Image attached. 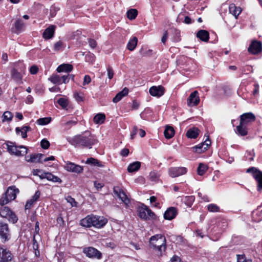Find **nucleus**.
Wrapping results in <instances>:
<instances>
[{
    "mask_svg": "<svg viewBox=\"0 0 262 262\" xmlns=\"http://www.w3.org/2000/svg\"><path fill=\"white\" fill-rule=\"evenodd\" d=\"M67 201L69 203L72 207H76L77 203L75 201V199L71 196H68L66 198Z\"/></svg>",
    "mask_w": 262,
    "mask_h": 262,
    "instance_id": "obj_51",
    "label": "nucleus"
},
{
    "mask_svg": "<svg viewBox=\"0 0 262 262\" xmlns=\"http://www.w3.org/2000/svg\"><path fill=\"white\" fill-rule=\"evenodd\" d=\"M65 43L63 41L59 40L54 43L53 50L55 52L62 51L65 49Z\"/></svg>",
    "mask_w": 262,
    "mask_h": 262,
    "instance_id": "obj_35",
    "label": "nucleus"
},
{
    "mask_svg": "<svg viewBox=\"0 0 262 262\" xmlns=\"http://www.w3.org/2000/svg\"><path fill=\"white\" fill-rule=\"evenodd\" d=\"M35 203V202L32 200L31 199L28 200L26 204L25 205V209L27 210L31 208Z\"/></svg>",
    "mask_w": 262,
    "mask_h": 262,
    "instance_id": "obj_54",
    "label": "nucleus"
},
{
    "mask_svg": "<svg viewBox=\"0 0 262 262\" xmlns=\"http://www.w3.org/2000/svg\"><path fill=\"white\" fill-rule=\"evenodd\" d=\"M11 238V231L8 224L0 222V239L2 243H5Z\"/></svg>",
    "mask_w": 262,
    "mask_h": 262,
    "instance_id": "obj_5",
    "label": "nucleus"
},
{
    "mask_svg": "<svg viewBox=\"0 0 262 262\" xmlns=\"http://www.w3.org/2000/svg\"><path fill=\"white\" fill-rule=\"evenodd\" d=\"M64 168L68 171L76 173H80L83 172V168L82 166L76 164L71 162H68L64 166Z\"/></svg>",
    "mask_w": 262,
    "mask_h": 262,
    "instance_id": "obj_12",
    "label": "nucleus"
},
{
    "mask_svg": "<svg viewBox=\"0 0 262 262\" xmlns=\"http://www.w3.org/2000/svg\"><path fill=\"white\" fill-rule=\"evenodd\" d=\"M85 163L87 164H89L93 166H98L100 167H102L104 166L103 164H102V162L99 161L98 160L93 158H88Z\"/></svg>",
    "mask_w": 262,
    "mask_h": 262,
    "instance_id": "obj_31",
    "label": "nucleus"
},
{
    "mask_svg": "<svg viewBox=\"0 0 262 262\" xmlns=\"http://www.w3.org/2000/svg\"><path fill=\"white\" fill-rule=\"evenodd\" d=\"M254 89L253 91V95L255 96L258 95L259 92V85L257 83H255L254 84Z\"/></svg>",
    "mask_w": 262,
    "mask_h": 262,
    "instance_id": "obj_63",
    "label": "nucleus"
},
{
    "mask_svg": "<svg viewBox=\"0 0 262 262\" xmlns=\"http://www.w3.org/2000/svg\"><path fill=\"white\" fill-rule=\"evenodd\" d=\"M229 11L230 14L237 18L242 12V9L239 7H236L234 4H231L229 7Z\"/></svg>",
    "mask_w": 262,
    "mask_h": 262,
    "instance_id": "obj_23",
    "label": "nucleus"
},
{
    "mask_svg": "<svg viewBox=\"0 0 262 262\" xmlns=\"http://www.w3.org/2000/svg\"><path fill=\"white\" fill-rule=\"evenodd\" d=\"M169 262H181V259L179 256L174 255Z\"/></svg>",
    "mask_w": 262,
    "mask_h": 262,
    "instance_id": "obj_64",
    "label": "nucleus"
},
{
    "mask_svg": "<svg viewBox=\"0 0 262 262\" xmlns=\"http://www.w3.org/2000/svg\"><path fill=\"white\" fill-rule=\"evenodd\" d=\"M89 46L93 49L95 48L97 45L96 41L94 39L91 38L89 39Z\"/></svg>",
    "mask_w": 262,
    "mask_h": 262,
    "instance_id": "obj_61",
    "label": "nucleus"
},
{
    "mask_svg": "<svg viewBox=\"0 0 262 262\" xmlns=\"http://www.w3.org/2000/svg\"><path fill=\"white\" fill-rule=\"evenodd\" d=\"M40 146L43 149H48L50 146V142L46 139H43L41 141Z\"/></svg>",
    "mask_w": 262,
    "mask_h": 262,
    "instance_id": "obj_50",
    "label": "nucleus"
},
{
    "mask_svg": "<svg viewBox=\"0 0 262 262\" xmlns=\"http://www.w3.org/2000/svg\"><path fill=\"white\" fill-rule=\"evenodd\" d=\"M200 102L198 92L195 91L192 92L187 99V105L189 106L197 105Z\"/></svg>",
    "mask_w": 262,
    "mask_h": 262,
    "instance_id": "obj_18",
    "label": "nucleus"
},
{
    "mask_svg": "<svg viewBox=\"0 0 262 262\" xmlns=\"http://www.w3.org/2000/svg\"><path fill=\"white\" fill-rule=\"evenodd\" d=\"M138 43L137 37L134 36L130 39L127 44L126 48L129 51H133L136 47Z\"/></svg>",
    "mask_w": 262,
    "mask_h": 262,
    "instance_id": "obj_30",
    "label": "nucleus"
},
{
    "mask_svg": "<svg viewBox=\"0 0 262 262\" xmlns=\"http://www.w3.org/2000/svg\"><path fill=\"white\" fill-rule=\"evenodd\" d=\"M77 123V121L76 120H70L69 121H67L64 124V126L68 128H71L72 126L76 125Z\"/></svg>",
    "mask_w": 262,
    "mask_h": 262,
    "instance_id": "obj_53",
    "label": "nucleus"
},
{
    "mask_svg": "<svg viewBox=\"0 0 262 262\" xmlns=\"http://www.w3.org/2000/svg\"><path fill=\"white\" fill-rule=\"evenodd\" d=\"M255 117L252 113H245L240 117V123L247 126L249 123L254 121Z\"/></svg>",
    "mask_w": 262,
    "mask_h": 262,
    "instance_id": "obj_13",
    "label": "nucleus"
},
{
    "mask_svg": "<svg viewBox=\"0 0 262 262\" xmlns=\"http://www.w3.org/2000/svg\"><path fill=\"white\" fill-rule=\"evenodd\" d=\"M82 252L87 257L90 258L99 260L102 258V253L93 247H84Z\"/></svg>",
    "mask_w": 262,
    "mask_h": 262,
    "instance_id": "obj_7",
    "label": "nucleus"
},
{
    "mask_svg": "<svg viewBox=\"0 0 262 262\" xmlns=\"http://www.w3.org/2000/svg\"><path fill=\"white\" fill-rule=\"evenodd\" d=\"M210 144L211 141L208 137L203 143L193 147L192 149L194 152L201 153L206 150Z\"/></svg>",
    "mask_w": 262,
    "mask_h": 262,
    "instance_id": "obj_16",
    "label": "nucleus"
},
{
    "mask_svg": "<svg viewBox=\"0 0 262 262\" xmlns=\"http://www.w3.org/2000/svg\"><path fill=\"white\" fill-rule=\"evenodd\" d=\"M164 134L166 139H170L174 134V129L171 126L167 125L165 127Z\"/></svg>",
    "mask_w": 262,
    "mask_h": 262,
    "instance_id": "obj_33",
    "label": "nucleus"
},
{
    "mask_svg": "<svg viewBox=\"0 0 262 262\" xmlns=\"http://www.w3.org/2000/svg\"><path fill=\"white\" fill-rule=\"evenodd\" d=\"M114 192L118 198L124 202L126 205L129 203V200L123 190L118 186L114 187Z\"/></svg>",
    "mask_w": 262,
    "mask_h": 262,
    "instance_id": "obj_15",
    "label": "nucleus"
},
{
    "mask_svg": "<svg viewBox=\"0 0 262 262\" xmlns=\"http://www.w3.org/2000/svg\"><path fill=\"white\" fill-rule=\"evenodd\" d=\"M237 262H252L251 259H247L245 255H237Z\"/></svg>",
    "mask_w": 262,
    "mask_h": 262,
    "instance_id": "obj_47",
    "label": "nucleus"
},
{
    "mask_svg": "<svg viewBox=\"0 0 262 262\" xmlns=\"http://www.w3.org/2000/svg\"><path fill=\"white\" fill-rule=\"evenodd\" d=\"M10 202L9 200H8V198L6 197V194L5 193L0 199V205L3 206L5 204H7Z\"/></svg>",
    "mask_w": 262,
    "mask_h": 262,
    "instance_id": "obj_52",
    "label": "nucleus"
},
{
    "mask_svg": "<svg viewBox=\"0 0 262 262\" xmlns=\"http://www.w3.org/2000/svg\"><path fill=\"white\" fill-rule=\"evenodd\" d=\"M138 213L141 219L145 220L153 219L155 216V213L147 206L143 204L138 208Z\"/></svg>",
    "mask_w": 262,
    "mask_h": 262,
    "instance_id": "obj_9",
    "label": "nucleus"
},
{
    "mask_svg": "<svg viewBox=\"0 0 262 262\" xmlns=\"http://www.w3.org/2000/svg\"><path fill=\"white\" fill-rule=\"evenodd\" d=\"M49 80L54 84H60L62 83L61 77L57 74L52 75Z\"/></svg>",
    "mask_w": 262,
    "mask_h": 262,
    "instance_id": "obj_39",
    "label": "nucleus"
},
{
    "mask_svg": "<svg viewBox=\"0 0 262 262\" xmlns=\"http://www.w3.org/2000/svg\"><path fill=\"white\" fill-rule=\"evenodd\" d=\"M107 76L110 79H111L114 76V71L112 67L108 66L107 68Z\"/></svg>",
    "mask_w": 262,
    "mask_h": 262,
    "instance_id": "obj_55",
    "label": "nucleus"
},
{
    "mask_svg": "<svg viewBox=\"0 0 262 262\" xmlns=\"http://www.w3.org/2000/svg\"><path fill=\"white\" fill-rule=\"evenodd\" d=\"M107 223V220L103 216L91 214L81 219L80 221V225L86 228L94 227L96 228H101Z\"/></svg>",
    "mask_w": 262,
    "mask_h": 262,
    "instance_id": "obj_2",
    "label": "nucleus"
},
{
    "mask_svg": "<svg viewBox=\"0 0 262 262\" xmlns=\"http://www.w3.org/2000/svg\"><path fill=\"white\" fill-rule=\"evenodd\" d=\"M164 88L161 86H152L149 90V94L154 97H160L164 94Z\"/></svg>",
    "mask_w": 262,
    "mask_h": 262,
    "instance_id": "obj_17",
    "label": "nucleus"
},
{
    "mask_svg": "<svg viewBox=\"0 0 262 262\" xmlns=\"http://www.w3.org/2000/svg\"><path fill=\"white\" fill-rule=\"evenodd\" d=\"M8 151L12 155L17 157L23 156L27 154V148L23 145L16 146L15 143L7 142L6 144Z\"/></svg>",
    "mask_w": 262,
    "mask_h": 262,
    "instance_id": "obj_4",
    "label": "nucleus"
},
{
    "mask_svg": "<svg viewBox=\"0 0 262 262\" xmlns=\"http://www.w3.org/2000/svg\"><path fill=\"white\" fill-rule=\"evenodd\" d=\"M24 26V23L22 20L20 19H17L15 24L14 27L17 33L19 32Z\"/></svg>",
    "mask_w": 262,
    "mask_h": 262,
    "instance_id": "obj_42",
    "label": "nucleus"
},
{
    "mask_svg": "<svg viewBox=\"0 0 262 262\" xmlns=\"http://www.w3.org/2000/svg\"><path fill=\"white\" fill-rule=\"evenodd\" d=\"M46 179H47L48 181H52L53 182H58L61 183V179L58 177L53 175L50 172H47V175H45Z\"/></svg>",
    "mask_w": 262,
    "mask_h": 262,
    "instance_id": "obj_37",
    "label": "nucleus"
},
{
    "mask_svg": "<svg viewBox=\"0 0 262 262\" xmlns=\"http://www.w3.org/2000/svg\"><path fill=\"white\" fill-rule=\"evenodd\" d=\"M40 192L39 191H37L35 192L34 195L32 197L31 199L32 200H33L34 202H36L40 197Z\"/></svg>",
    "mask_w": 262,
    "mask_h": 262,
    "instance_id": "obj_58",
    "label": "nucleus"
},
{
    "mask_svg": "<svg viewBox=\"0 0 262 262\" xmlns=\"http://www.w3.org/2000/svg\"><path fill=\"white\" fill-rule=\"evenodd\" d=\"M138 14V11L136 9H132L127 12V16L130 20L135 19Z\"/></svg>",
    "mask_w": 262,
    "mask_h": 262,
    "instance_id": "obj_41",
    "label": "nucleus"
},
{
    "mask_svg": "<svg viewBox=\"0 0 262 262\" xmlns=\"http://www.w3.org/2000/svg\"><path fill=\"white\" fill-rule=\"evenodd\" d=\"M11 76L12 79L17 83H21L23 75L16 69H13L11 71Z\"/></svg>",
    "mask_w": 262,
    "mask_h": 262,
    "instance_id": "obj_22",
    "label": "nucleus"
},
{
    "mask_svg": "<svg viewBox=\"0 0 262 262\" xmlns=\"http://www.w3.org/2000/svg\"><path fill=\"white\" fill-rule=\"evenodd\" d=\"M12 259V254L7 249L0 247V262H9Z\"/></svg>",
    "mask_w": 262,
    "mask_h": 262,
    "instance_id": "obj_14",
    "label": "nucleus"
},
{
    "mask_svg": "<svg viewBox=\"0 0 262 262\" xmlns=\"http://www.w3.org/2000/svg\"><path fill=\"white\" fill-rule=\"evenodd\" d=\"M51 121V119L50 117H45L39 118L37 120V123L41 125L48 124Z\"/></svg>",
    "mask_w": 262,
    "mask_h": 262,
    "instance_id": "obj_44",
    "label": "nucleus"
},
{
    "mask_svg": "<svg viewBox=\"0 0 262 262\" xmlns=\"http://www.w3.org/2000/svg\"><path fill=\"white\" fill-rule=\"evenodd\" d=\"M71 145L80 148H91L92 146L97 143L95 137L92 135L90 132L86 131L82 134L78 135L68 139Z\"/></svg>",
    "mask_w": 262,
    "mask_h": 262,
    "instance_id": "obj_1",
    "label": "nucleus"
},
{
    "mask_svg": "<svg viewBox=\"0 0 262 262\" xmlns=\"http://www.w3.org/2000/svg\"><path fill=\"white\" fill-rule=\"evenodd\" d=\"M13 114L9 111H6L4 113L2 118L3 121H10L12 119Z\"/></svg>",
    "mask_w": 262,
    "mask_h": 262,
    "instance_id": "obj_43",
    "label": "nucleus"
},
{
    "mask_svg": "<svg viewBox=\"0 0 262 262\" xmlns=\"http://www.w3.org/2000/svg\"><path fill=\"white\" fill-rule=\"evenodd\" d=\"M194 201V196H192V195L186 196L184 199V202L189 207L191 206Z\"/></svg>",
    "mask_w": 262,
    "mask_h": 262,
    "instance_id": "obj_45",
    "label": "nucleus"
},
{
    "mask_svg": "<svg viewBox=\"0 0 262 262\" xmlns=\"http://www.w3.org/2000/svg\"><path fill=\"white\" fill-rule=\"evenodd\" d=\"M196 36L202 41H207L209 38V34L207 31L200 30L198 32Z\"/></svg>",
    "mask_w": 262,
    "mask_h": 262,
    "instance_id": "obj_28",
    "label": "nucleus"
},
{
    "mask_svg": "<svg viewBox=\"0 0 262 262\" xmlns=\"http://www.w3.org/2000/svg\"><path fill=\"white\" fill-rule=\"evenodd\" d=\"M105 119V116L104 114L99 113L97 114L94 118V122L96 124H102Z\"/></svg>",
    "mask_w": 262,
    "mask_h": 262,
    "instance_id": "obj_36",
    "label": "nucleus"
},
{
    "mask_svg": "<svg viewBox=\"0 0 262 262\" xmlns=\"http://www.w3.org/2000/svg\"><path fill=\"white\" fill-rule=\"evenodd\" d=\"M138 131V128L136 126H134L133 128V130L130 133V138L131 139H134L135 136L137 135V132Z\"/></svg>",
    "mask_w": 262,
    "mask_h": 262,
    "instance_id": "obj_56",
    "label": "nucleus"
},
{
    "mask_svg": "<svg viewBox=\"0 0 262 262\" xmlns=\"http://www.w3.org/2000/svg\"><path fill=\"white\" fill-rule=\"evenodd\" d=\"M43 156L44 155L41 154L31 155L30 156H27L26 157V160L29 162H40V160Z\"/></svg>",
    "mask_w": 262,
    "mask_h": 262,
    "instance_id": "obj_24",
    "label": "nucleus"
},
{
    "mask_svg": "<svg viewBox=\"0 0 262 262\" xmlns=\"http://www.w3.org/2000/svg\"><path fill=\"white\" fill-rule=\"evenodd\" d=\"M91 81V78L90 76L85 75L84 77L83 84L86 85L89 84Z\"/></svg>",
    "mask_w": 262,
    "mask_h": 262,
    "instance_id": "obj_59",
    "label": "nucleus"
},
{
    "mask_svg": "<svg viewBox=\"0 0 262 262\" xmlns=\"http://www.w3.org/2000/svg\"><path fill=\"white\" fill-rule=\"evenodd\" d=\"M187 171L186 168L184 167H171L169 169V175L172 178H176L185 174Z\"/></svg>",
    "mask_w": 262,
    "mask_h": 262,
    "instance_id": "obj_11",
    "label": "nucleus"
},
{
    "mask_svg": "<svg viewBox=\"0 0 262 262\" xmlns=\"http://www.w3.org/2000/svg\"><path fill=\"white\" fill-rule=\"evenodd\" d=\"M31 128L29 126H25L22 127H17L15 129L16 133L18 135L21 133L23 138L25 139L27 137V133L29 130H31Z\"/></svg>",
    "mask_w": 262,
    "mask_h": 262,
    "instance_id": "obj_25",
    "label": "nucleus"
},
{
    "mask_svg": "<svg viewBox=\"0 0 262 262\" xmlns=\"http://www.w3.org/2000/svg\"><path fill=\"white\" fill-rule=\"evenodd\" d=\"M246 172L252 174L257 183L258 191H260L262 189V172L254 167L248 168Z\"/></svg>",
    "mask_w": 262,
    "mask_h": 262,
    "instance_id": "obj_8",
    "label": "nucleus"
},
{
    "mask_svg": "<svg viewBox=\"0 0 262 262\" xmlns=\"http://www.w3.org/2000/svg\"><path fill=\"white\" fill-rule=\"evenodd\" d=\"M56 26L54 25H50L46 28L42 33V37L45 39H49L52 38L54 35Z\"/></svg>",
    "mask_w": 262,
    "mask_h": 262,
    "instance_id": "obj_19",
    "label": "nucleus"
},
{
    "mask_svg": "<svg viewBox=\"0 0 262 262\" xmlns=\"http://www.w3.org/2000/svg\"><path fill=\"white\" fill-rule=\"evenodd\" d=\"M128 93V90L126 88H124L122 91L119 92L113 98V102L114 103H117L121 100L123 97L127 95Z\"/></svg>",
    "mask_w": 262,
    "mask_h": 262,
    "instance_id": "obj_26",
    "label": "nucleus"
},
{
    "mask_svg": "<svg viewBox=\"0 0 262 262\" xmlns=\"http://www.w3.org/2000/svg\"><path fill=\"white\" fill-rule=\"evenodd\" d=\"M208 166L204 163H200L197 168V173L200 176H203L207 170Z\"/></svg>",
    "mask_w": 262,
    "mask_h": 262,
    "instance_id": "obj_38",
    "label": "nucleus"
},
{
    "mask_svg": "<svg viewBox=\"0 0 262 262\" xmlns=\"http://www.w3.org/2000/svg\"><path fill=\"white\" fill-rule=\"evenodd\" d=\"M17 192H18L17 189H16L14 187H9L7 189L5 194H6V197L8 198V200L11 201L16 198Z\"/></svg>",
    "mask_w": 262,
    "mask_h": 262,
    "instance_id": "obj_21",
    "label": "nucleus"
},
{
    "mask_svg": "<svg viewBox=\"0 0 262 262\" xmlns=\"http://www.w3.org/2000/svg\"><path fill=\"white\" fill-rule=\"evenodd\" d=\"M0 215L3 218H6L10 222L14 224L17 222L18 219L15 213L8 207H2L0 208Z\"/></svg>",
    "mask_w": 262,
    "mask_h": 262,
    "instance_id": "obj_6",
    "label": "nucleus"
},
{
    "mask_svg": "<svg viewBox=\"0 0 262 262\" xmlns=\"http://www.w3.org/2000/svg\"><path fill=\"white\" fill-rule=\"evenodd\" d=\"M262 45L260 41L253 40L248 48V51L253 54H257L261 52Z\"/></svg>",
    "mask_w": 262,
    "mask_h": 262,
    "instance_id": "obj_10",
    "label": "nucleus"
},
{
    "mask_svg": "<svg viewBox=\"0 0 262 262\" xmlns=\"http://www.w3.org/2000/svg\"><path fill=\"white\" fill-rule=\"evenodd\" d=\"M73 69V67L71 64H62L58 67L57 68V71L59 73L66 72H70Z\"/></svg>",
    "mask_w": 262,
    "mask_h": 262,
    "instance_id": "obj_32",
    "label": "nucleus"
},
{
    "mask_svg": "<svg viewBox=\"0 0 262 262\" xmlns=\"http://www.w3.org/2000/svg\"><path fill=\"white\" fill-rule=\"evenodd\" d=\"M38 68L36 66H32L30 68V72L32 74H35L37 73Z\"/></svg>",
    "mask_w": 262,
    "mask_h": 262,
    "instance_id": "obj_60",
    "label": "nucleus"
},
{
    "mask_svg": "<svg viewBox=\"0 0 262 262\" xmlns=\"http://www.w3.org/2000/svg\"><path fill=\"white\" fill-rule=\"evenodd\" d=\"M177 214V211L174 207H169L164 214V217L165 220H171L174 219Z\"/></svg>",
    "mask_w": 262,
    "mask_h": 262,
    "instance_id": "obj_20",
    "label": "nucleus"
},
{
    "mask_svg": "<svg viewBox=\"0 0 262 262\" xmlns=\"http://www.w3.org/2000/svg\"><path fill=\"white\" fill-rule=\"evenodd\" d=\"M86 60L88 61H90L93 62L95 60V56L93 54H90V55L86 56Z\"/></svg>",
    "mask_w": 262,
    "mask_h": 262,
    "instance_id": "obj_62",
    "label": "nucleus"
},
{
    "mask_svg": "<svg viewBox=\"0 0 262 262\" xmlns=\"http://www.w3.org/2000/svg\"><path fill=\"white\" fill-rule=\"evenodd\" d=\"M141 166V163L138 161L134 162L130 164L128 167L127 170L129 172H133L137 171Z\"/></svg>",
    "mask_w": 262,
    "mask_h": 262,
    "instance_id": "obj_34",
    "label": "nucleus"
},
{
    "mask_svg": "<svg viewBox=\"0 0 262 262\" xmlns=\"http://www.w3.org/2000/svg\"><path fill=\"white\" fill-rule=\"evenodd\" d=\"M74 97L75 100L79 102L83 101V94L82 93H79L77 92L74 93Z\"/></svg>",
    "mask_w": 262,
    "mask_h": 262,
    "instance_id": "obj_49",
    "label": "nucleus"
},
{
    "mask_svg": "<svg viewBox=\"0 0 262 262\" xmlns=\"http://www.w3.org/2000/svg\"><path fill=\"white\" fill-rule=\"evenodd\" d=\"M149 178L151 181L156 182L158 180L159 176L157 172L153 171L150 172Z\"/></svg>",
    "mask_w": 262,
    "mask_h": 262,
    "instance_id": "obj_48",
    "label": "nucleus"
},
{
    "mask_svg": "<svg viewBox=\"0 0 262 262\" xmlns=\"http://www.w3.org/2000/svg\"><path fill=\"white\" fill-rule=\"evenodd\" d=\"M235 133L240 136H245L247 135L248 130L246 126L239 123V124L236 126Z\"/></svg>",
    "mask_w": 262,
    "mask_h": 262,
    "instance_id": "obj_29",
    "label": "nucleus"
},
{
    "mask_svg": "<svg viewBox=\"0 0 262 262\" xmlns=\"http://www.w3.org/2000/svg\"><path fill=\"white\" fill-rule=\"evenodd\" d=\"M208 211L212 212H217L220 210V208L214 204H209L207 207Z\"/></svg>",
    "mask_w": 262,
    "mask_h": 262,
    "instance_id": "obj_46",
    "label": "nucleus"
},
{
    "mask_svg": "<svg viewBox=\"0 0 262 262\" xmlns=\"http://www.w3.org/2000/svg\"><path fill=\"white\" fill-rule=\"evenodd\" d=\"M166 243V238L162 234H156L150 238V245L161 253L165 250Z\"/></svg>",
    "mask_w": 262,
    "mask_h": 262,
    "instance_id": "obj_3",
    "label": "nucleus"
},
{
    "mask_svg": "<svg viewBox=\"0 0 262 262\" xmlns=\"http://www.w3.org/2000/svg\"><path fill=\"white\" fill-rule=\"evenodd\" d=\"M199 134V129L196 127H192L188 130L186 136L189 138L195 139Z\"/></svg>",
    "mask_w": 262,
    "mask_h": 262,
    "instance_id": "obj_27",
    "label": "nucleus"
},
{
    "mask_svg": "<svg viewBox=\"0 0 262 262\" xmlns=\"http://www.w3.org/2000/svg\"><path fill=\"white\" fill-rule=\"evenodd\" d=\"M254 213L259 217L258 221H261L262 220V209L258 208Z\"/></svg>",
    "mask_w": 262,
    "mask_h": 262,
    "instance_id": "obj_57",
    "label": "nucleus"
},
{
    "mask_svg": "<svg viewBox=\"0 0 262 262\" xmlns=\"http://www.w3.org/2000/svg\"><path fill=\"white\" fill-rule=\"evenodd\" d=\"M57 102L62 108L67 109L69 105V101L67 99L61 98L58 100Z\"/></svg>",
    "mask_w": 262,
    "mask_h": 262,
    "instance_id": "obj_40",
    "label": "nucleus"
}]
</instances>
